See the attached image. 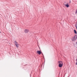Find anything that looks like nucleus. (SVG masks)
I'll list each match as a JSON object with an SVG mask.
<instances>
[{
    "mask_svg": "<svg viewBox=\"0 0 77 77\" xmlns=\"http://www.w3.org/2000/svg\"><path fill=\"white\" fill-rule=\"evenodd\" d=\"M69 3H71V1H70Z\"/></svg>",
    "mask_w": 77,
    "mask_h": 77,
    "instance_id": "16",
    "label": "nucleus"
},
{
    "mask_svg": "<svg viewBox=\"0 0 77 77\" xmlns=\"http://www.w3.org/2000/svg\"><path fill=\"white\" fill-rule=\"evenodd\" d=\"M41 54H42L43 55V53H42V52H41Z\"/></svg>",
    "mask_w": 77,
    "mask_h": 77,
    "instance_id": "13",
    "label": "nucleus"
},
{
    "mask_svg": "<svg viewBox=\"0 0 77 77\" xmlns=\"http://www.w3.org/2000/svg\"><path fill=\"white\" fill-rule=\"evenodd\" d=\"M31 74H30V77H31V75H30Z\"/></svg>",
    "mask_w": 77,
    "mask_h": 77,
    "instance_id": "14",
    "label": "nucleus"
},
{
    "mask_svg": "<svg viewBox=\"0 0 77 77\" xmlns=\"http://www.w3.org/2000/svg\"><path fill=\"white\" fill-rule=\"evenodd\" d=\"M75 14H77V9L75 10Z\"/></svg>",
    "mask_w": 77,
    "mask_h": 77,
    "instance_id": "10",
    "label": "nucleus"
},
{
    "mask_svg": "<svg viewBox=\"0 0 77 77\" xmlns=\"http://www.w3.org/2000/svg\"><path fill=\"white\" fill-rule=\"evenodd\" d=\"M65 6H66L67 8H68L69 7V4L67 3V4H66Z\"/></svg>",
    "mask_w": 77,
    "mask_h": 77,
    "instance_id": "5",
    "label": "nucleus"
},
{
    "mask_svg": "<svg viewBox=\"0 0 77 77\" xmlns=\"http://www.w3.org/2000/svg\"><path fill=\"white\" fill-rule=\"evenodd\" d=\"M58 63H59V64H63V63L62 62V61H59L58 62Z\"/></svg>",
    "mask_w": 77,
    "mask_h": 77,
    "instance_id": "6",
    "label": "nucleus"
},
{
    "mask_svg": "<svg viewBox=\"0 0 77 77\" xmlns=\"http://www.w3.org/2000/svg\"><path fill=\"white\" fill-rule=\"evenodd\" d=\"M14 44H18V42H17V41H15L14 42Z\"/></svg>",
    "mask_w": 77,
    "mask_h": 77,
    "instance_id": "9",
    "label": "nucleus"
},
{
    "mask_svg": "<svg viewBox=\"0 0 77 77\" xmlns=\"http://www.w3.org/2000/svg\"><path fill=\"white\" fill-rule=\"evenodd\" d=\"M37 53L39 54V55H40L41 54V51H37Z\"/></svg>",
    "mask_w": 77,
    "mask_h": 77,
    "instance_id": "2",
    "label": "nucleus"
},
{
    "mask_svg": "<svg viewBox=\"0 0 77 77\" xmlns=\"http://www.w3.org/2000/svg\"><path fill=\"white\" fill-rule=\"evenodd\" d=\"M76 62L75 65H77V58L76 59Z\"/></svg>",
    "mask_w": 77,
    "mask_h": 77,
    "instance_id": "12",
    "label": "nucleus"
},
{
    "mask_svg": "<svg viewBox=\"0 0 77 77\" xmlns=\"http://www.w3.org/2000/svg\"><path fill=\"white\" fill-rule=\"evenodd\" d=\"M29 30L28 29H25L24 32L26 33H27L29 32Z\"/></svg>",
    "mask_w": 77,
    "mask_h": 77,
    "instance_id": "3",
    "label": "nucleus"
},
{
    "mask_svg": "<svg viewBox=\"0 0 77 77\" xmlns=\"http://www.w3.org/2000/svg\"><path fill=\"white\" fill-rule=\"evenodd\" d=\"M0 33H1V32L0 31Z\"/></svg>",
    "mask_w": 77,
    "mask_h": 77,
    "instance_id": "15",
    "label": "nucleus"
},
{
    "mask_svg": "<svg viewBox=\"0 0 77 77\" xmlns=\"http://www.w3.org/2000/svg\"><path fill=\"white\" fill-rule=\"evenodd\" d=\"M58 66L60 68H61L63 66V64H59Z\"/></svg>",
    "mask_w": 77,
    "mask_h": 77,
    "instance_id": "4",
    "label": "nucleus"
},
{
    "mask_svg": "<svg viewBox=\"0 0 77 77\" xmlns=\"http://www.w3.org/2000/svg\"><path fill=\"white\" fill-rule=\"evenodd\" d=\"M74 33L75 34H77V31H76V30L75 29L74 30Z\"/></svg>",
    "mask_w": 77,
    "mask_h": 77,
    "instance_id": "8",
    "label": "nucleus"
},
{
    "mask_svg": "<svg viewBox=\"0 0 77 77\" xmlns=\"http://www.w3.org/2000/svg\"><path fill=\"white\" fill-rule=\"evenodd\" d=\"M77 39V35H76L74 36L73 37H72L71 39L72 41H75Z\"/></svg>",
    "mask_w": 77,
    "mask_h": 77,
    "instance_id": "1",
    "label": "nucleus"
},
{
    "mask_svg": "<svg viewBox=\"0 0 77 77\" xmlns=\"http://www.w3.org/2000/svg\"><path fill=\"white\" fill-rule=\"evenodd\" d=\"M64 6H65V5L66 4V2H64Z\"/></svg>",
    "mask_w": 77,
    "mask_h": 77,
    "instance_id": "11",
    "label": "nucleus"
},
{
    "mask_svg": "<svg viewBox=\"0 0 77 77\" xmlns=\"http://www.w3.org/2000/svg\"><path fill=\"white\" fill-rule=\"evenodd\" d=\"M15 45L17 48H18V46H19V44H15Z\"/></svg>",
    "mask_w": 77,
    "mask_h": 77,
    "instance_id": "7",
    "label": "nucleus"
}]
</instances>
